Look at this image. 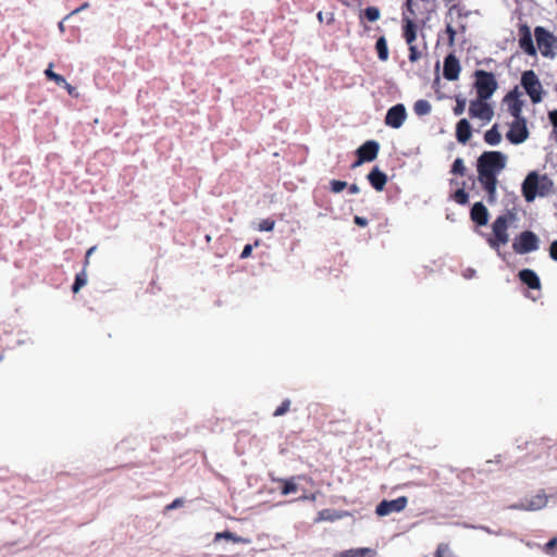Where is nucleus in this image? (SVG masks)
<instances>
[{"label":"nucleus","mask_w":557,"mask_h":557,"mask_svg":"<svg viewBox=\"0 0 557 557\" xmlns=\"http://www.w3.org/2000/svg\"><path fill=\"white\" fill-rule=\"evenodd\" d=\"M554 183L549 176H525L522 184V194L528 202L537 196L545 197L553 191Z\"/></svg>","instance_id":"1"},{"label":"nucleus","mask_w":557,"mask_h":557,"mask_svg":"<svg viewBox=\"0 0 557 557\" xmlns=\"http://www.w3.org/2000/svg\"><path fill=\"white\" fill-rule=\"evenodd\" d=\"M515 214L507 212L498 215L492 224L494 237L488 238V244L493 248H497L500 245H506L509 240L508 228L509 224L513 222Z\"/></svg>","instance_id":"2"},{"label":"nucleus","mask_w":557,"mask_h":557,"mask_svg":"<svg viewBox=\"0 0 557 557\" xmlns=\"http://www.w3.org/2000/svg\"><path fill=\"white\" fill-rule=\"evenodd\" d=\"M506 164V157L499 151L483 152L478 159V174H497Z\"/></svg>","instance_id":"3"},{"label":"nucleus","mask_w":557,"mask_h":557,"mask_svg":"<svg viewBox=\"0 0 557 557\" xmlns=\"http://www.w3.org/2000/svg\"><path fill=\"white\" fill-rule=\"evenodd\" d=\"M474 78L476 96L482 99H490L498 87L495 75L484 70H476Z\"/></svg>","instance_id":"4"},{"label":"nucleus","mask_w":557,"mask_h":557,"mask_svg":"<svg viewBox=\"0 0 557 557\" xmlns=\"http://www.w3.org/2000/svg\"><path fill=\"white\" fill-rule=\"evenodd\" d=\"M521 86L533 103H540L543 100V86L533 70H528L522 73Z\"/></svg>","instance_id":"5"},{"label":"nucleus","mask_w":557,"mask_h":557,"mask_svg":"<svg viewBox=\"0 0 557 557\" xmlns=\"http://www.w3.org/2000/svg\"><path fill=\"white\" fill-rule=\"evenodd\" d=\"M534 36L542 55L553 58L555 55L554 48L556 44L554 35L544 27L536 26Z\"/></svg>","instance_id":"6"},{"label":"nucleus","mask_w":557,"mask_h":557,"mask_svg":"<svg viewBox=\"0 0 557 557\" xmlns=\"http://www.w3.org/2000/svg\"><path fill=\"white\" fill-rule=\"evenodd\" d=\"M487 100L476 96V99L470 101L469 115L471 119H480L483 122H490L493 119L494 110Z\"/></svg>","instance_id":"7"},{"label":"nucleus","mask_w":557,"mask_h":557,"mask_svg":"<svg viewBox=\"0 0 557 557\" xmlns=\"http://www.w3.org/2000/svg\"><path fill=\"white\" fill-rule=\"evenodd\" d=\"M539 248V238L531 231L522 232L513 242L512 249L519 255L529 253Z\"/></svg>","instance_id":"8"},{"label":"nucleus","mask_w":557,"mask_h":557,"mask_svg":"<svg viewBox=\"0 0 557 557\" xmlns=\"http://www.w3.org/2000/svg\"><path fill=\"white\" fill-rule=\"evenodd\" d=\"M547 503V495L541 491L531 497H525L521 502L511 505L510 508L516 510L536 511L546 507Z\"/></svg>","instance_id":"9"},{"label":"nucleus","mask_w":557,"mask_h":557,"mask_svg":"<svg viewBox=\"0 0 557 557\" xmlns=\"http://www.w3.org/2000/svg\"><path fill=\"white\" fill-rule=\"evenodd\" d=\"M521 91L519 90L518 86H516L510 91H508L503 99L504 104L507 106L508 113L515 119L523 117L522 109L524 102L521 100Z\"/></svg>","instance_id":"10"},{"label":"nucleus","mask_w":557,"mask_h":557,"mask_svg":"<svg viewBox=\"0 0 557 557\" xmlns=\"http://www.w3.org/2000/svg\"><path fill=\"white\" fill-rule=\"evenodd\" d=\"M506 136L507 139L515 145L525 141L529 137L525 117L515 119Z\"/></svg>","instance_id":"11"},{"label":"nucleus","mask_w":557,"mask_h":557,"mask_svg":"<svg viewBox=\"0 0 557 557\" xmlns=\"http://www.w3.org/2000/svg\"><path fill=\"white\" fill-rule=\"evenodd\" d=\"M408 505V498L406 496H400L396 499L392 500H382L375 508V513L380 517L388 516L392 512H400Z\"/></svg>","instance_id":"12"},{"label":"nucleus","mask_w":557,"mask_h":557,"mask_svg":"<svg viewBox=\"0 0 557 557\" xmlns=\"http://www.w3.org/2000/svg\"><path fill=\"white\" fill-rule=\"evenodd\" d=\"M379 144L374 140H368L363 145H361L357 151V160L354 161L351 164V168H356L357 165L363 163V162H370L373 161L379 152Z\"/></svg>","instance_id":"13"},{"label":"nucleus","mask_w":557,"mask_h":557,"mask_svg":"<svg viewBox=\"0 0 557 557\" xmlns=\"http://www.w3.org/2000/svg\"><path fill=\"white\" fill-rule=\"evenodd\" d=\"M407 117L406 108L404 104L398 103L388 109L385 115V124L393 128H399Z\"/></svg>","instance_id":"14"},{"label":"nucleus","mask_w":557,"mask_h":557,"mask_svg":"<svg viewBox=\"0 0 557 557\" xmlns=\"http://www.w3.org/2000/svg\"><path fill=\"white\" fill-rule=\"evenodd\" d=\"M519 47L531 57L536 54V49L533 44L531 29L527 24L519 26Z\"/></svg>","instance_id":"15"},{"label":"nucleus","mask_w":557,"mask_h":557,"mask_svg":"<svg viewBox=\"0 0 557 557\" xmlns=\"http://www.w3.org/2000/svg\"><path fill=\"white\" fill-rule=\"evenodd\" d=\"M460 64L458 59L453 54H448L444 60L443 75L447 81H456L460 74Z\"/></svg>","instance_id":"16"},{"label":"nucleus","mask_w":557,"mask_h":557,"mask_svg":"<svg viewBox=\"0 0 557 557\" xmlns=\"http://www.w3.org/2000/svg\"><path fill=\"white\" fill-rule=\"evenodd\" d=\"M471 220L478 225L483 226L488 221V211L482 202H475L471 208Z\"/></svg>","instance_id":"17"},{"label":"nucleus","mask_w":557,"mask_h":557,"mask_svg":"<svg viewBox=\"0 0 557 557\" xmlns=\"http://www.w3.org/2000/svg\"><path fill=\"white\" fill-rule=\"evenodd\" d=\"M520 281L531 289H540L541 281L537 274L531 269H523L518 274Z\"/></svg>","instance_id":"18"},{"label":"nucleus","mask_w":557,"mask_h":557,"mask_svg":"<svg viewBox=\"0 0 557 557\" xmlns=\"http://www.w3.org/2000/svg\"><path fill=\"white\" fill-rule=\"evenodd\" d=\"M471 125L467 119H461L456 125V138L460 144H467L471 138Z\"/></svg>","instance_id":"19"},{"label":"nucleus","mask_w":557,"mask_h":557,"mask_svg":"<svg viewBox=\"0 0 557 557\" xmlns=\"http://www.w3.org/2000/svg\"><path fill=\"white\" fill-rule=\"evenodd\" d=\"M300 479H307V476L298 475V476H292L289 479H276L275 482H277L281 485V494L286 496V495L297 492L298 485L296 483V480H300Z\"/></svg>","instance_id":"20"},{"label":"nucleus","mask_w":557,"mask_h":557,"mask_svg":"<svg viewBox=\"0 0 557 557\" xmlns=\"http://www.w3.org/2000/svg\"><path fill=\"white\" fill-rule=\"evenodd\" d=\"M403 29H404V38L406 40V42L408 44V46H411V44H413V41L416 40L417 38V25L416 23L409 18V17H404V26H403Z\"/></svg>","instance_id":"21"},{"label":"nucleus","mask_w":557,"mask_h":557,"mask_svg":"<svg viewBox=\"0 0 557 557\" xmlns=\"http://www.w3.org/2000/svg\"><path fill=\"white\" fill-rule=\"evenodd\" d=\"M375 550L371 548H351L342 552L337 557H374Z\"/></svg>","instance_id":"22"},{"label":"nucleus","mask_w":557,"mask_h":557,"mask_svg":"<svg viewBox=\"0 0 557 557\" xmlns=\"http://www.w3.org/2000/svg\"><path fill=\"white\" fill-rule=\"evenodd\" d=\"M228 540V541H232L234 543H244V544H247L249 543V540L248 539H244L242 536H238L237 534L231 532V531H223V532H218L215 533L214 535V541H220V540Z\"/></svg>","instance_id":"23"},{"label":"nucleus","mask_w":557,"mask_h":557,"mask_svg":"<svg viewBox=\"0 0 557 557\" xmlns=\"http://www.w3.org/2000/svg\"><path fill=\"white\" fill-rule=\"evenodd\" d=\"M480 183L491 197L494 196L497 184V176H478Z\"/></svg>","instance_id":"24"},{"label":"nucleus","mask_w":557,"mask_h":557,"mask_svg":"<svg viewBox=\"0 0 557 557\" xmlns=\"http://www.w3.org/2000/svg\"><path fill=\"white\" fill-rule=\"evenodd\" d=\"M484 140L492 146L498 145L500 143L502 135L497 129V125H494L491 129L485 132Z\"/></svg>","instance_id":"25"},{"label":"nucleus","mask_w":557,"mask_h":557,"mask_svg":"<svg viewBox=\"0 0 557 557\" xmlns=\"http://www.w3.org/2000/svg\"><path fill=\"white\" fill-rule=\"evenodd\" d=\"M375 49L381 61H386L388 59V48L385 37L382 36L376 40Z\"/></svg>","instance_id":"26"},{"label":"nucleus","mask_w":557,"mask_h":557,"mask_svg":"<svg viewBox=\"0 0 557 557\" xmlns=\"http://www.w3.org/2000/svg\"><path fill=\"white\" fill-rule=\"evenodd\" d=\"M87 268H83L82 272L77 273L75 276L74 284L72 286L73 293H78V290L87 284Z\"/></svg>","instance_id":"27"},{"label":"nucleus","mask_w":557,"mask_h":557,"mask_svg":"<svg viewBox=\"0 0 557 557\" xmlns=\"http://www.w3.org/2000/svg\"><path fill=\"white\" fill-rule=\"evenodd\" d=\"M413 110L419 116L425 115L431 112V104L428 100L420 99L414 103Z\"/></svg>","instance_id":"28"},{"label":"nucleus","mask_w":557,"mask_h":557,"mask_svg":"<svg viewBox=\"0 0 557 557\" xmlns=\"http://www.w3.org/2000/svg\"><path fill=\"white\" fill-rule=\"evenodd\" d=\"M53 64L50 63L49 66L45 71V75L48 79L53 81L57 85L61 86L62 84H65V78L57 74L52 71Z\"/></svg>","instance_id":"29"},{"label":"nucleus","mask_w":557,"mask_h":557,"mask_svg":"<svg viewBox=\"0 0 557 557\" xmlns=\"http://www.w3.org/2000/svg\"><path fill=\"white\" fill-rule=\"evenodd\" d=\"M388 176H368L371 185L379 191L383 190Z\"/></svg>","instance_id":"30"},{"label":"nucleus","mask_w":557,"mask_h":557,"mask_svg":"<svg viewBox=\"0 0 557 557\" xmlns=\"http://www.w3.org/2000/svg\"><path fill=\"white\" fill-rule=\"evenodd\" d=\"M337 518V516L334 513L331 509H323L318 512V517L315 518V522L320 521H333Z\"/></svg>","instance_id":"31"},{"label":"nucleus","mask_w":557,"mask_h":557,"mask_svg":"<svg viewBox=\"0 0 557 557\" xmlns=\"http://www.w3.org/2000/svg\"><path fill=\"white\" fill-rule=\"evenodd\" d=\"M451 197L459 205H466L469 200V196L463 188L457 189Z\"/></svg>","instance_id":"32"},{"label":"nucleus","mask_w":557,"mask_h":557,"mask_svg":"<svg viewBox=\"0 0 557 557\" xmlns=\"http://www.w3.org/2000/svg\"><path fill=\"white\" fill-rule=\"evenodd\" d=\"M275 226V221L273 219H263L258 224V231L260 232H271Z\"/></svg>","instance_id":"33"},{"label":"nucleus","mask_w":557,"mask_h":557,"mask_svg":"<svg viewBox=\"0 0 557 557\" xmlns=\"http://www.w3.org/2000/svg\"><path fill=\"white\" fill-rule=\"evenodd\" d=\"M364 16L370 22H375L380 18V10L376 7H368L364 10Z\"/></svg>","instance_id":"34"},{"label":"nucleus","mask_w":557,"mask_h":557,"mask_svg":"<svg viewBox=\"0 0 557 557\" xmlns=\"http://www.w3.org/2000/svg\"><path fill=\"white\" fill-rule=\"evenodd\" d=\"M289 407H290V400L289 399L283 400L282 404L273 412V416L274 417L284 416L285 413H287L289 411Z\"/></svg>","instance_id":"35"},{"label":"nucleus","mask_w":557,"mask_h":557,"mask_svg":"<svg viewBox=\"0 0 557 557\" xmlns=\"http://www.w3.org/2000/svg\"><path fill=\"white\" fill-rule=\"evenodd\" d=\"M421 51L418 50L417 46H414L413 44H411V46H409V55H408V59L410 62H417L420 58H421Z\"/></svg>","instance_id":"36"},{"label":"nucleus","mask_w":557,"mask_h":557,"mask_svg":"<svg viewBox=\"0 0 557 557\" xmlns=\"http://www.w3.org/2000/svg\"><path fill=\"white\" fill-rule=\"evenodd\" d=\"M465 171V164H463V161L461 159H456L453 163V168H451V171L450 173L451 174H462Z\"/></svg>","instance_id":"37"},{"label":"nucleus","mask_w":557,"mask_h":557,"mask_svg":"<svg viewBox=\"0 0 557 557\" xmlns=\"http://www.w3.org/2000/svg\"><path fill=\"white\" fill-rule=\"evenodd\" d=\"M346 187H347V183L346 182L336 181V180H333L331 182V189H332L333 193H341Z\"/></svg>","instance_id":"38"},{"label":"nucleus","mask_w":557,"mask_h":557,"mask_svg":"<svg viewBox=\"0 0 557 557\" xmlns=\"http://www.w3.org/2000/svg\"><path fill=\"white\" fill-rule=\"evenodd\" d=\"M465 108H466V100L458 98L456 101V106L453 109L454 114L461 115L465 112Z\"/></svg>","instance_id":"39"},{"label":"nucleus","mask_w":557,"mask_h":557,"mask_svg":"<svg viewBox=\"0 0 557 557\" xmlns=\"http://www.w3.org/2000/svg\"><path fill=\"white\" fill-rule=\"evenodd\" d=\"M557 547V539H552L545 544L544 550L546 554L553 555L555 553V548Z\"/></svg>","instance_id":"40"},{"label":"nucleus","mask_w":557,"mask_h":557,"mask_svg":"<svg viewBox=\"0 0 557 557\" xmlns=\"http://www.w3.org/2000/svg\"><path fill=\"white\" fill-rule=\"evenodd\" d=\"M549 256L553 260L557 261V240H554L549 247Z\"/></svg>","instance_id":"41"},{"label":"nucleus","mask_w":557,"mask_h":557,"mask_svg":"<svg viewBox=\"0 0 557 557\" xmlns=\"http://www.w3.org/2000/svg\"><path fill=\"white\" fill-rule=\"evenodd\" d=\"M354 222L358 225V226H361V227H364L368 225V220L366 218H362V216H359V215H356L354 218Z\"/></svg>","instance_id":"42"},{"label":"nucleus","mask_w":557,"mask_h":557,"mask_svg":"<svg viewBox=\"0 0 557 557\" xmlns=\"http://www.w3.org/2000/svg\"><path fill=\"white\" fill-rule=\"evenodd\" d=\"M251 251H252V246L246 245L240 253V258L246 259V258L250 257Z\"/></svg>","instance_id":"43"},{"label":"nucleus","mask_w":557,"mask_h":557,"mask_svg":"<svg viewBox=\"0 0 557 557\" xmlns=\"http://www.w3.org/2000/svg\"><path fill=\"white\" fill-rule=\"evenodd\" d=\"M548 119L552 125L557 129V110L550 111L548 113Z\"/></svg>","instance_id":"44"},{"label":"nucleus","mask_w":557,"mask_h":557,"mask_svg":"<svg viewBox=\"0 0 557 557\" xmlns=\"http://www.w3.org/2000/svg\"><path fill=\"white\" fill-rule=\"evenodd\" d=\"M96 246H92L90 247L87 251H86V256H85V261H84V267L87 268L88 264H89V258L90 256L94 253V251L96 250Z\"/></svg>","instance_id":"45"},{"label":"nucleus","mask_w":557,"mask_h":557,"mask_svg":"<svg viewBox=\"0 0 557 557\" xmlns=\"http://www.w3.org/2000/svg\"><path fill=\"white\" fill-rule=\"evenodd\" d=\"M64 89H66V91L69 92V95L71 96H74L76 95V88L74 86H72L71 84H69L66 81H65V84H62L61 85Z\"/></svg>","instance_id":"46"},{"label":"nucleus","mask_w":557,"mask_h":557,"mask_svg":"<svg viewBox=\"0 0 557 557\" xmlns=\"http://www.w3.org/2000/svg\"><path fill=\"white\" fill-rule=\"evenodd\" d=\"M183 505V499L176 498L170 505L166 506V509H174L181 507Z\"/></svg>","instance_id":"47"},{"label":"nucleus","mask_w":557,"mask_h":557,"mask_svg":"<svg viewBox=\"0 0 557 557\" xmlns=\"http://www.w3.org/2000/svg\"><path fill=\"white\" fill-rule=\"evenodd\" d=\"M88 7H89V3H88V2H85V3H83L79 8H77V9H75V10H73V11L71 12V15H73V14H77L78 12H81V11H83V10L87 9Z\"/></svg>","instance_id":"48"},{"label":"nucleus","mask_w":557,"mask_h":557,"mask_svg":"<svg viewBox=\"0 0 557 557\" xmlns=\"http://www.w3.org/2000/svg\"><path fill=\"white\" fill-rule=\"evenodd\" d=\"M358 191H359V189H358L357 185L352 184V185L349 186V193L350 194H356Z\"/></svg>","instance_id":"49"},{"label":"nucleus","mask_w":557,"mask_h":557,"mask_svg":"<svg viewBox=\"0 0 557 557\" xmlns=\"http://www.w3.org/2000/svg\"><path fill=\"white\" fill-rule=\"evenodd\" d=\"M406 7H407L408 11H410L413 14L412 0H406Z\"/></svg>","instance_id":"50"},{"label":"nucleus","mask_w":557,"mask_h":557,"mask_svg":"<svg viewBox=\"0 0 557 557\" xmlns=\"http://www.w3.org/2000/svg\"><path fill=\"white\" fill-rule=\"evenodd\" d=\"M447 33L450 35V38L453 39V38H454V36H455V30H454V29H453V27H451V26H449V25L447 26Z\"/></svg>","instance_id":"51"},{"label":"nucleus","mask_w":557,"mask_h":557,"mask_svg":"<svg viewBox=\"0 0 557 557\" xmlns=\"http://www.w3.org/2000/svg\"><path fill=\"white\" fill-rule=\"evenodd\" d=\"M369 174H372V175H379V174H382V173H381V172H380V170L375 166V168H373V169L370 171V173H369Z\"/></svg>","instance_id":"52"},{"label":"nucleus","mask_w":557,"mask_h":557,"mask_svg":"<svg viewBox=\"0 0 557 557\" xmlns=\"http://www.w3.org/2000/svg\"><path fill=\"white\" fill-rule=\"evenodd\" d=\"M454 1H455V0H444V2H445L446 4H449V3L454 2Z\"/></svg>","instance_id":"53"},{"label":"nucleus","mask_w":557,"mask_h":557,"mask_svg":"<svg viewBox=\"0 0 557 557\" xmlns=\"http://www.w3.org/2000/svg\"><path fill=\"white\" fill-rule=\"evenodd\" d=\"M318 18H319L320 21H322V12H319V13H318Z\"/></svg>","instance_id":"54"},{"label":"nucleus","mask_w":557,"mask_h":557,"mask_svg":"<svg viewBox=\"0 0 557 557\" xmlns=\"http://www.w3.org/2000/svg\"><path fill=\"white\" fill-rule=\"evenodd\" d=\"M4 358L3 354H0V361H2Z\"/></svg>","instance_id":"55"},{"label":"nucleus","mask_w":557,"mask_h":557,"mask_svg":"<svg viewBox=\"0 0 557 557\" xmlns=\"http://www.w3.org/2000/svg\"><path fill=\"white\" fill-rule=\"evenodd\" d=\"M529 174L534 175V174H537V173L535 171H532Z\"/></svg>","instance_id":"56"}]
</instances>
